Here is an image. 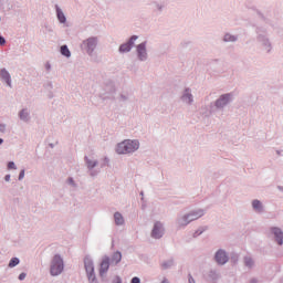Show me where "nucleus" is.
<instances>
[{
  "label": "nucleus",
  "mask_w": 283,
  "mask_h": 283,
  "mask_svg": "<svg viewBox=\"0 0 283 283\" xmlns=\"http://www.w3.org/2000/svg\"><path fill=\"white\" fill-rule=\"evenodd\" d=\"M139 147L138 140L126 139L117 145L116 151L118 154H132V151H136Z\"/></svg>",
  "instance_id": "obj_1"
},
{
  "label": "nucleus",
  "mask_w": 283,
  "mask_h": 283,
  "mask_svg": "<svg viewBox=\"0 0 283 283\" xmlns=\"http://www.w3.org/2000/svg\"><path fill=\"white\" fill-rule=\"evenodd\" d=\"M51 275H61L63 273V259L61 256L55 255L51 262Z\"/></svg>",
  "instance_id": "obj_2"
},
{
  "label": "nucleus",
  "mask_w": 283,
  "mask_h": 283,
  "mask_svg": "<svg viewBox=\"0 0 283 283\" xmlns=\"http://www.w3.org/2000/svg\"><path fill=\"white\" fill-rule=\"evenodd\" d=\"M202 216H205V212H202V210L191 212L188 216L184 217L182 224H189V222H193V220H198V218H202Z\"/></svg>",
  "instance_id": "obj_3"
},
{
  "label": "nucleus",
  "mask_w": 283,
  "mask_h": 283,
  "mask_svg": "<svg viewBox=\"0 0 283 283\" xmlns=\"http://www.w3.org/2000/svg\"><path fill=\"white\" fill-rule=\"evenodd\" d=\"M84 266L86 269V273L88 275V280H92L94 277V263L90 259L84 260Z\"/></svg>",
  "instance_id": "obj_4"
},
{
  "label": "nucleus",
  "mask_w": 283,
  "mask_h": 283,
  "mask_svg": "<svg viewBox=\"0 0 283 283\" xmlns=\"http://www.w3.org/2000/svg\"><path fill=\"white\" fill-rule=\"evenodd\" d=\"M163 233H164L163 223L156 222L151 232L153 238H155L156 240H159Z\"/></svg>",
  "instance_id": "obj_5"
},
{
  "label": "nucleus",
  "mask_w": 283,
  "mask_h": 283,
  "mask_svg": "<svg viewBox=\"0 0 283 283\" xmlns=\"http://www.w3.org/2000/svg\"><path fill=\"white\" fill-rule=\"evenodd\" d=\"M216 261L218 262V264H227V262L229 261V258L227 256V252L219 250L216 253Z\"/></svg>",
  "instance_id": "obj_6"
},
{
  "label": "nucleus",
  "mask_w": 283,
  "mask_h": 283,
  "mask_svg": "<svg viewBox=\"0 0 283 283\" xmlns=\"http://www.w3.org/2000/svg\"><path fill=\"white\" fill-rule=\"evenodd\" d=\"M137 39L138 36L133 35L128 43L122 44L119 46V52H129V50H132V46L134 45V41H136Z\"/></svg>",
  "instance_id": "obj_7"
},
{
  "label": "nucleus",
  "mask_w": 283,
  "mask_h": 283,
  "mask_svg": "<svg viewBox=\"0 0 283 283\" xmlns=\"http://www.w3.org/2000/svg\"><path fill=\"white\" fill-rule=\"evenodd\" d=\"M137 54H138L140 61H145V59H147V49H146L145 43L137 45Z\"/></svg>",
  "instance_id": "obj_8"
},
{
  "label": "nucleus",
  "mask_w": 283,
  "mask_h": 283,
  "mask_svg": "<svg viewBox=\"0 0 283 283\" xmlns=\"http://www.w3.org/2000/svg\"><path fill=\"white\" fill-rule=\"evenodd\" d=\"M109 270V258H104L101 263L99 274L105 275L107 271Z\"/></svg>",
  "instance_id": "obj_9"
},
{
  "label": "nucleus",
  "mask_w": 283,
  "mask_h": 283,
  "mask_svg": "<svg viewBox=\"0 0 283 283\" xmlns=\"http://www.w3.org/2000/svg\"><path fill=\"white\" fill-rule=\"evenodd\" d=\"M229 101H231V95L226 94L222 95L216 103L217 107H224V105H227L229 103Z\"/></svg>",
  "instance_id": "obj_10"
},
{
  "label": "nucleus",
  "mask_w": 283,
  "mask_h": 283,
  "mask_svg": "<svg viewBox=\"0 0 283 283\" xmlns=\"http://www.w3.org/2000/svg\"><path fill=\"white\" fill-rule=\"evenodd\" d=\"M272 232L274 233L276 238L277 244L282 245L283 244V232L280 230V228H273Z\"/></svg>",
  "instance_id": "obj_11"
},
{
  "label": "nucleus",
  "mask_w": 283,
  "mask_h": 283,
  "mask_svg": "<svg viewBox=\"0 0 283 283\" xmlns=\"http://www.w3.org/2000/svg\"><path fill=\"white\" fill-rule=\"evenodd\" d=\"M0 76H1V78H3V81H6V83H7V85H11V81H10V73H8L7 71H6V69H2L1 71H0Z\"/></svg>",
  "instance_id": "obj_12"
},
{
  "label": "nucleus",
  "mask_w": 283,
  "mask_h": 283,
  "mask_svg": "<svg viewBox=\"0 0 283 283\" xmlns=\"http://www.w3.org/2000/svg\"><path fill=\"white\" fill-rule=\"evenodd\" d=\"M86 45L88 50H94V48H96V38H90L86 40Z\"/></svg>",
  "instance_id": "obj_13"
},
{
  "label": "nucleus",
  "mask_w": 283,
  "mask_h": 283,
  "mask_svg": "<svg viewBox=\"0 0 283 283\" xmlns=\"http://www.w3.org/2000/svg\"><path fill=\"white\" fill-rule=\"evenodd\" d=\"M61 54H63V56H66L67 59L72 56V53L70 52V49H67V45L61 46Z\"/></svg>",
  "instance_id": "obj_14"
},
{
  "label": "nucleus",
  "mask_w": 283,
  "mask_h": 283,
  "mask_svg": "<svg viewBox=\"0 0 283 283\" xmlns=\"http://www.w3.org/2000/svg\"><path fill=\"white\" fill-rule=\"evenodd\" d=\"M114 218L116 224H123V222H125V220L123 219V214H120L119 212H116L114 214Z\"/></svg>",
  "instance_id": "obj_15"
},
{
  "label": "nucleus",
  "mask_w": 283,
  "mask_h": 283,
  "mask_svg": "<svg viewBox=\"0 0 283 283\" xmlns=\"http://www.w3.org/2000/svg\"><path fill=\"white\" fill-rule=\"evenodd\" d=\"M252 207L253 209H255L256 211H262V202H260V200H254L252 202Z\"/></svg>",
  "instance_id": "obj_16"
},
{
  "label": "nucleus",
  "mask_w": 283,
  "mask_h": 283,
  "mask_svg": "<svg viewBox=\"0 0 283 283\" xmlns=\"http://www.w3.org/2000/svg\"><path fill=\"white\" fill-rule=\"evenodd\" d=\"M57 19H59L60 23H65V14L62 13V11L60 9H57Z\"/></svg>",
  "instance_id": "obj_17"
},
{
  "label": "nucleus",
  "mask_w": 283,
  "mask_h": 283,
  "mask_svg": "<svg viewBox=\"0 0 283 283\" xmlns=\"http://www.w3.org/2000/svg\"><path fill=\"white\" fill-rule=\"evenodd\" d=\"M182 99L186 103H191V101H193L192 96L189 94V91H186V94L182 96Z\"/></svg>",
  "instance_id": "obj_18"
},
{
  "label": "nucleus",
  "mask_w": 283,
  "mask_h": 283,
  "mask_svg": "<svg viewBox=\"0 0 283 283\" xmlns=\"http://www.w3.org/2000/svg\"><path fill=\"white\" fill-rule=\"evenodd\" d=\"M17 264H19V259H17V258L11 259L9 262L10 269L17 266Z\"/></svg>",
  "instance_id": "obj_19"
},
{
  "label": "nucleus",
  "mask_w": 283,
  "mask_h": 283,
  "mask_svg": "<svg viewBox=\"0 0 283 283\" xmlns=\"http://www.w3.org/2000/svg\"><path fill=\"white\" fill-rule=\"evenodd\" d=\"M20 118L21 120H27L28 119V111L23 109L20 112Z\"/></svg>",
  "instance_id": "obj_20"
},
{
  "label": "nucleus",
  "mask_w": 283,
  "mask_h": 283,
  "mask_svg": "<svg viewBox=\"0 0 283 283\" xmlns=\"http://www.w3.org/2000/svg\"><path fill=\"white\" fill-rule=\"evenodd\" d=\"M244 264H245V266H253V260L251 258H245Z\"/></svg>",
  "instance_id": "obj_21"
},
{
  "label": "nucleus",
  "mask_w": 283,
  "mask_h": 283,
  "mask_svg": "<svg viewBox=\"0 0 283 283\" xmlns=\"http://www.w3.org/2000/svg\"><path fill=\"white\" fill-rule=\"evenodd\" d=\"M224 41H235V36L230 35V34H226L224 35Z\"/></svg>",
  "instance_id": "obj_22"
},
{
  "label": "nucleus",
  "mask_w": 283,
  "mask_h": 283,
  "mask_svg": "<svg viewBox=\"0 0 283 283\" xmlns=\"http://www.w3.org/2000/svg\"><path fill=\"white\" fill-rule=\"evenodd\" d=\"M86 163H87V167H90L91 169L96 167V163L95 161L86 160Z\"/></svg>",
  "instance_id": "obj_23"
},
{
  "label": "nucleus",
  "mask_w": 283,
  "mask_h": 283,
  "mask_svg": "<svg viewBox=\"0 0 283 283\" xmlns=\"http://www.w3.org/2000/svg\"><path fill=\"white\" fill-rule=\"evenodd\" d=\"M114 258H115L116 262H120V259H122L120 252H116V253L114 254Z\"/></svg>",
  "instance_id": "obj_24"
},
{
  "label": "nucleus",
  "mask_w": 283,
  "mask_h": 283,
  "mask_svg": "<svg viewBox=\"0 0 283 283\" xmlns=\"http://www.w3.org/2000/svg\"><path fill=\"white\" fill-rule=\"evenodd\" d=\"M8 169H17V166L14 165V161H10L8 164Z\"/></svg>",
  "instance_id": "obj_25"
},
{
  "label": "nucleus",
  "mask_w": 283,
  "mask_h": 283,
  "mask_svg": "<svg viewBox=\"0 0 283 283\" xmlns=\"http://www.w3.org/2000/svg\"><path fill=\"white\" fill-rule=\"evenodd\" d=\"M23 178H25V170H21L19 175V180H23Z\"/></svg>",
  "instance_id": "obj_26"
},
{
  "label": "nucleus",
  "mask_w": 283,
  "mask_h": 283,
  "mask_svg": "<svg viewBox=\"0 0 283 283\" xmlns=\"http://www.w3.org/2000/svg\"><path fill=\"white\" fill-rule=\"evenodd\" d=\"M130 283H140V279L138 276H135L132 279Z\"/></svg>",
  "instance_id": "obj_27"
},
{
  "label": "nucleus",
  "mask_w": 283,
  "mask_h": 283,
  "mask_svg": "<svg viewBox=\"0 0 283 283\" xmlns=\"http://www.w3.org/2000/svg\"><path fill=\"white\" fill-rule=\"evenodd\" d=\"M0 45H6V39L0 35Z\"/></svg>",
  "instance_id": "obj_28"
},
{
  "label": "nucleus",
  "mask_w": 283,
  "mask_h": 283,
  "mask_svg": "<svg viewBox=\"0 0 283 283\" xmlns=\"http://www.w3.org/2000/svg\"><path fill=\"white\" fill-rule=\"evenodd\" d=\"M113 283H123V282L120 281V277L116 276V277L113 280Z\"/></svg>",
  "instance_id": "obj_29"
},
{
  "label": "nucleus",
  "mask_w": 283,
  "mask_h": 283,
  "mask_svg": "<svg viewBox=\"0 0 283 283\" xmlns=\"http://www.w3.org/2000/svg\"><path fill=\"white\" fill-rule=\"evenodd\" d=\"M19 280H25V273H21V274L19 275Z\"/></svg>",
  "instance_id": "obj_30"
},
{
  "label": "nucleus",
  "mask_w": 283,
  "mask_h": 283,
  "mask_svg": "<svg viewBox=\"0 0 283 283\" xmlns=\"http://www.w3.org/2000/svg\"><path fill=\"white\" fill-rule=\"evenodd\" d=\"M0 132H6V125H0Z\"/></svg>",
  "instance_id": "obj_31"
},
{
  "label": "nucleus",
  "mask_w": 283,
  "mask_h": 283,
  "mask_svg": "<svg viewBox=\"0 0 283 283\" xmlns=\"http://www.w3.org/2000/svg\"><path fill=\"white\" fill-rule=\"evenodd\" d=\"M189 283H196L192 276H189Z\"/></svg>",
  "instance_id": "obj_32"
},
{
  "label": "nucleus",
  "mask_w": 283,
  "mask_h": 283,
  "mask_svg": "<svg viewBox=\"0 0 283 283\" xmlns=\"http://www.w3.org/2000/svg\"><path fill=\"white\" fill-rule=\"evenodd\" d=\"M4 180L8 182V181H10V175H7L6 177H4Z\"/></svg>",
  "instance_id": "obj_33"
},
{
  "label": "nucleus",
  "mask_w": 283,
  "mask_h": 283,
  "mask_svg": "<svg viewBox=\"0 0 283 283\" xmlns=\"http://www.w3.org/2000/svg\"><path fill=\"white\" fill-rule=\"evenodd\" d=\"M69 182L72 185V182H74V180H72V179H69Z\"/></svg>",
  "instance_id": "obj_34"
},
{
  "label": "nucleus",
  "mask_w": 283,
  "mask_h": 283,
  "mask_svg": "<svg viewBox=\"0 0 283 283\" xmlns=\"http://www.w3.org/2000/svg\"><path fill=\"white\" fill-rule=\"evenodd\" d=\"M2 144H3V139L0 138V145H2Z\"/></svg>",
  "instance_id": "obj_35"
},
{
  "label": "nucleus",
  "mask_w": 283,
  "mask_h": 283,
  "mask_svg": "<svg viewBox=\"0 0 283 283\" xmlns=\"http://www.w3.org/2000/svg\"><path fill=\"white\" fill-rule=\"evenodd\" d=\"M163 283H167V282L164 281Z\"/></svg>",
  "instance_id": "obj_36"
}]
</instances>
